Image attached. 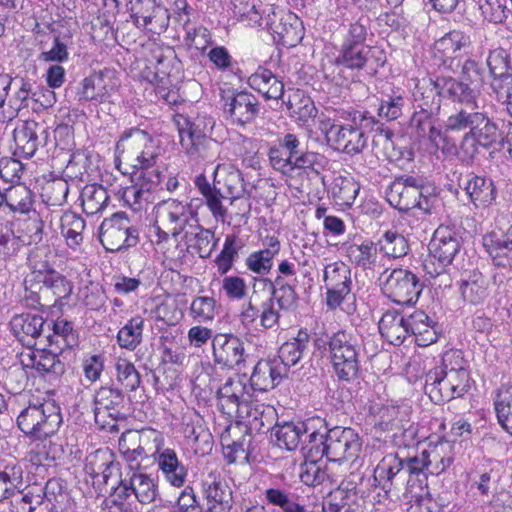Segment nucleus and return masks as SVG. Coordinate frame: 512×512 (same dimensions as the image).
Listing matches in <instances>:
<instances>
[{"label": "nucleus", "mask_w": 512, "mask_h": 512, "mask_svg": "<svg viewBox=\"0 0 512 512\" xmlns=\"http://www.w3.org/2000/svg\"><path fill=\"white\" fill-rule=\"evenodd\" d=\"M215 363L235 369L245 362L244 342L233 334L218 333L212 338Z\"/></svg>", "instance_id": "obj_23"}, {"label": "nucleus", "mask_w": 512, "mask_h": 512, "mask_svg": "<svg viewBox=\"0 0 512 512\" xmlns=\"http://www.w3.org/2000/svg\"><path fill=\"white\" fill-rule=\"evenodd\" d=\"M316 446L310 448L313 458L326 457L329 461L355 462L362 450V440L352 428L334 427L325 434L313 436Z\"/></svg>", "instance_id": "obj_5"}, {"label": "nucleus", "mask_w": 512, "mask_h": 512, "mask_svg": "<svg viewBox=\"0 0 512 512\" xmlns=\"http://www.w3.org/2000/svg\"><path fill=\"white\" fill-rule=\"evenodd\" d=\"M105 469H116V463L109 451L97 450L87 458L85 472L91 476L93 484L98 485L101 474L105 472Z\"/></svg>", "instance_id": "obj_60"}, {"label": "nucleus", "mask_w": 512, "mask_h": 512, "mask_svg": "<svg viewBox=\"0 0 512 512\" xmlns=\"http://www.w3.org/2000/svg\"><path fill=\"white\" fill-rule=\"evenodd\" d=\"M139 182L130 187H126L122 192L123 201L137 211L141 205L152 201V192L161 183V173L149 172L143 176H138Z\"/></svg>", "instance_id": "obj_31"}, {"label": "nucleus", "mask_w": 512, "mask_h": 512, "mask_svg": "<svg viewBox=\"0 0 512 512\" xmlns=\"http://www.w3.org/2000/svg\"><path fill=\"white\" fill-rule=\"evenodd\" d=\"M329 358L333 371L341 381H351L358 375L360 342L358 336L347 330L333 333L328 340Z\"/></svg>", "instance_id": "obj_6"}, {"label": "nucleus", "mask_w": 512, "mask_h": 512, "mask_svg": "<svg viewBox=\"0 0 512 512\" xmlns=\"http://www.w3.org/2000/svg\"><path fill=\"white\" fill-rule=\"evenodd\" d=\"M78 91L79 100L96 103L112 102L119 87L113 70L105 69L84 78Z\"/></svg>", "instance_id": "obj_18"}, {"label": "nucleus", "mask_w": 512, "mask_h": 512, "mask_svg": "<svg viewBox=\"0 0 512 512\" xmlns=\"http://www.w3.org/2000/svg\"><path fill=\"white\" fill-rule=\"evenodd\" d=\"M20 362L24 368L35 369L39 373L61 375L65 371L64 363L59 359L56 350L30 349L20 354Z\"/></svg>", "instance_id": "obj_29"}, {"label": "nucleus", "mask_w": 512, "mask_h": 512, "mask_svg": "<svg viewBox=\"0 0 512 512\" xmlns=\"http://www.w3.org/2000/svg\"><path fill=\"white\" fill-rule=\"evenodd\" d=\"M408 313L396 309L387 310L379 321V332L390 344L399 346L408 339Z\"/></svg>", "instance_id": "obj_32"}, {"label": "nucleus", "mask_w": 512, "mask_h": 512, "mask_svg": "<svg viewBox=\"0 0 512 512\" xmlns=\"http://www.w3.org/2000/svg\"><path fill=\"white\" fill-rule=\"evenodd\" d=\"M53 331V336H49L51 347L55 344L62 351L77 344L78 338L73 330V325L66 319H57L53 324Z\"/></svg>", "instance_id": "obj_64"}, {"label": "nucleus", "mask_w": 512, "mask_h": 512, "mask_svg": "<svg viewBox=\"0 0 512 512\" xmlns=\"http://www.w3.org/2000/svg\"><path fill=\"white\" fill-rule=\"evenodd\" d=\"M378 241L366 240L360 244L353 243L347 247V256L351 263L363 270H375L384 267L379 257Z\"/></svg>", "instance_id": "obj_43"}, {"label": "nucleus", "mask_w": 512, "mask_h": 512, "mask_svg": "<svg viewBox=\"0 0 512 512\" xmlns=\"http://www.w3.org/2000/svg\"><path fill=\"white\" fill-rule=\"evenodd\" d=\"M123 399L122 392L117 388L104 386L97 390L94 397V417L102 429H117V421L123 418Z\"/></svg>", "instance_id": "obj_15"}, {"label": "nucleus", "mask_w": 512, "mask_h": 512, "mask_svg": "<svg viewBox=\"0 0 512 512\" xmlns=\"http://www.w3.org/2000/svg\"><path fill=\"white\" fill-rule=\"evenodd\" d=\"M383 294L401 305L415 304L423 290V284L416 274L409 270L393 269L385 278H380Z\"/></svg>", "instance_id": "obj_10"}, {"label": "nucleus", "mask_w": 512, "mask_h": 512, "mask_svg": "<svg viewBox=\"0 0 512 512\" xmlns=\"http://www.w3.org/2000/svg\"><path fill=\"white\" fill-rule=\"evenodd\" d=\"M379 252L382 258H400L408 253V243L405 237L396 231H386L378 239Z\"/></svg>", "instance_id": "obj_55"}, {"label": "nucleus", "mask_w": 512, "mask_h": 512, "mask_svg": "<svg viewBox=\"0 0 512 512\" xmlns=\"http://www.w3.org/2000/svg\"><path fill=\"white\" fill-rule=\"evenodd\" d=\"M310 343V336L306 331L300 330L297 336L292 340L285 342L279 349L280 362L276 361V365L284 367V375L286 368L295 366L307 353Z\"/></svg>", "instance_id": "obj_48"}, {"label": "nucleus", "mask_w": 512, "mask_h": 512, "mask_svg": "<svg viewBox=\"0 0 512 512\" xmlns=\"http://www.w3.org/2000/svg\"><path fill=\"white\" fill-rule=\"evenodd\" d=\"M241 247V241L236 235L226 236L223 248L215 259V264L219 274L225 275L231 270Z\"/></svg>", "instance_id": "obj_59"}, {"label": "nucleus", "mask_w": 512, "mask_h": 512, "mask_svg": "<svg viewBox=\"0 0 512 512\" xmlns=\"http://www.w3.org/2000/svg\"><path fill=\"white\" fill-rule=\"evenodd\" d=\"M62 423L60 407L51 400L29 404L17 417L18 428L30 439L40 440L29 452L35 464L55 461L64 455L61 444L50 439Z\"/></svg>", "instance_id": "obj_1"}, {"label": "nucleus", "mask_w": 512, "mask_h": 512, "mask_svg": "<svg viewBox=\"0 0 512 512\" xmlns=\"http://www.w3.org/2000/svg\"><path fill=\"white\" fill-rule=\"evenodd\" d=\"M438 88L442 91V97L453 102L477 108V88L469 87L466 82L451 76H440Z\"/></svg>", "instance_id": "obj_40"}, {"label": "nucleus", "mask_w": 512, "mask_h": 512, "mask_svg": "<svg viewBox=\"0 0 512 512\" xmlns=\"http://www.w3.org/2000/svg\"><path fill=\"white\" fill-rule=\"evenodd\" d=\"M469 134L475 138L482 148H489L497 140V126L485 113H480L478 123H474Z\"/></svg>", "instance_id": "obj_61"}, {"label": "nucleus", "mask_w": 512, "mask_h": 512, "mask_svg": "<svg viewBox=\"0 0 512 512\" xmlns=\"http://www.w3.org/2000/svg\"><path fill=\"white\" fill-rule=\"evenodd\" d=\"M39 128L35 121H26L14 129L15 155L31 158L35 154L38 148L37 131Z\"/></svg>", "instance_id": "obj_46"}, {"label": "nucleus", "mask_w": 512, "mask_h": 512, "mask_svg": "<svg viewBox=\"0 0 512 512\" xmlns=\"http://www.w3.org/2000/svg\"><path fill=\"white\" fill-rule=\"evenodd\" d=\"M183 238L187 248L195 250L200 258L210 257L218 242L212 230L203 228L198 224L189 225Z\"/></svg>", "instance_id": "obj_45"}, {"label": "nucleus", "mask_w": 512, "mask_h": 512, "mask_svg": "<svg viewBox=\"0 0 512 512\" xmlns=\"http://www.w3.org/2000/svg\"><path fill=\"white\" fill-rule=\"evenodd\" d=\"M447 370L443 369V359L440 365L431 369L425 377V393L435 404H441L455 399Z\"/></svg>", "instance_id": "obj_35"}, {"label": "nucleus", "mask_w": 512, "mask_h": 512, "mask_svg": "<svg viewBox=\"0 0 512 512\" xmlns=\"http://www.w3.org/2000/svg\"><path fill=\"white\" fill-rule=\"evenodd\" d=\"M44 292H51L58 300L67 299L73 290L72 284L54 269L43 274Z\"/></svg>", "instance_id": "obj_63"}, {"label": "nucleus", "mask_w": 512, "mask_h": 512, "mask_svg": "<svg viewBox=\"0 0 512 512\" xmlns=\"http://www.w3.org/2000/svg\"><path fill=\"white\" fill-rule=\"evenodd\" d=\"M459 291L465 302L478 305L488 296V281L479 271H472L461 279Z\"/></svg>", "instance_id": "obj_47"}, {"label": "nucleus", "mask_w": 512, "mask_h": 512, "mask_svg": "<svg viewBox=\"0 0 512 512\" xmlns=\"http://www.w3.org/2000/svg\"><path fill=\"white\" fill-rule=\"evenodd\" d=\"M34 194L24 185L13 186L8 189V207L13 212L28 214L33 211Z\"/></svg>", "instance_id": "obj_62"}, {"label": "nucleus", "mask_w": 512, "mask_h": 512, "mask_svg": "<svg viewBox=\"0 0 512 512\" xmlns=\"http://www.w3.org/2000/svg\"><path fill=\"white\" fill-rule=\"evenodd\" d=\"M499 425L512 436V384L502 385L494 400Z\"/></svg>", "instance_id": "obj_52"}, {"label": "nucleus", "mask_w": 512, "mask_h": 512, "mask_svg": "<svg viewBox=\"0 0 512 512\" xmlns=\"http://www.w3.org/2000/svg\"><path fill=\"white\" fill-rule=\"evenodd\" d=\"M404 471V459L398 454L385 455L373 472V486L380 488L387 497L393 487V480Z\"/></svg>", "instance_id": "obj_37"}, {"label": "nucleus", "mask_w": 512, "mask_h": 512, "mask_svg": "<svg viewBox=\"0 0 512 512\" xmlns=\"http://www.w3.org/2000/svg\"><path fill=\"white\" fill-rule=\"evenodd\" d=\"M141 73L155 87L173 85V81H178L179 73V62L174 51L171 49L163 51L157 47L152 51L151 58L146 60L145 68Z\"/></svg>", "instance_id": "obj_14"}, {"label": "nucleus", "mask_w": 512, "mask_h": 512, "mask_svg": "<svg viewBox=\"0 0 512 512\" xmlns=\"http://www.w3.org/2000/svg\"><path fill=\"white\" fill-rule=\"evenodd\" d=\"M262 282L268 284L272 290L273 301H276L283 310H290L296 306L297 293L291 285L285 282L284 278L277 276L274 281L262 279Z\"/></svg>", "instance_id": "obj_53"}, {"label": "nucleus", "mask_w": 512, "mask_h": 512, "mask_svg": "<svg viewBox=\"0 0 512 512\" xmlns=\"http://www.w3.org/2000/svg\"><path fill=\"white\" fill-rule=\"evenodd\" d=\"M109 200L105 188L99 185H87L81 192V203L83 211L87 215H95L101 212Z\"/></svg>", "instance_id": "obj_54"}, {"label": "nucleus", "mask_w": 512, "mask_h": 512, "mask_svg": "<svg viewBox=\"0 0 512 512\" xmlns=\"http://www.w3.org/2000/svg\"><path fill=\"white\" fill-rule=\"evenodd\" d=\"M470 37L459 30H453L438 39L434 44V53L441 64L455 72L460 67V52L469 47Z\"/></svg>", "instance_id": "obj_24"}, {"label": "nucleus", "mask_w": 512, "mask_h": 512, "mask_svg": "<svg viewBox=\"0 0 512 512\" xmlns=\"http://www.w3.org/2000/svg\"><path fill=\"white\" fill-rule=\"evenodd\" d=\"M154 225L149 229L151 242L163 249L169 236L177 242V237L189 228L194 217L191 206L176 199L159 202L153 209Z\"/></svg>", "instance_id": "obj_4"}, {"label": "nucleus", "mask_w": 512, "mask_h": 512, "mask_svg": "<svg viewBox=\"0 0 512 512\" xmlns=\"http://www.w3.org/2000/svg\"><path fill=\"white\" fill-rule=\"evenodd\" d=\"M440 83V76L436 79L422 78L418 80L413 91V97L415 101H419V106L423 110L422 115H428L433 113L440 108V99L442 97V91L438 88Z\"/></svg>", "instance_id": "obj_44"}, {"label": "nucleus", "mask_w": 512, "mask_h": 512, "mask_svg": "<svg viewBox=\"0 0 512 512\" xmlns=\"http://www.w3.org/2000/svg\"><path fill=\"white\" fill-rule=\"evenodd\" d=\"M157 446L158 452L153 453L152 457L157 463L159 471L164 479L172 486L182 487L187 478V468L178 459L174 449L164 447V438L160 433V443Z\"/></svg>", "instance_id": "obj_25"}, {"label": "nucleus", "mask_w": 512, "mask_h": 512, "mask_svg": "<svg viewBox=\"0 0 512 512\" xmlns=\"http://www.w3.org/2000/svg\"><path fill=\"white\" fill-rule=\"evenodd\" d=\"M442 359L443 369L447 370L455 399L463 397L469 391L472 381L468 362L459 350L445 352Z\"/></svg>", "instance_id": "obj_26"}, {"label": "nucleus", "mask_w": 512, "mask_h": 512, "mask_svg": "<svg viewBox=\"0 0 512 512\" xmlns=\"http://www.w3.org/2000/svg\"><path fill=\"white\" fill-rule=\"evenodd\" d=\"M160 147L157 141L147 132L132 129L125 132L116 144L115 163L123 173L139 176L149 172L160 173L157 161L160 156Z\"/></svg>", "instance_id": "obj_3"}, {"label": "nucleus", "mask_w": 512, "mask_h": 512, "mask_svg": "<svg viewBox=\"0 0 512 512\" xmlns=\"http://www.w3.org/2000/svg\"><path fill=\"white\" fill-rule=\"evenodd\" d=\"M317 434L316 430H312L308 423L303 421L284 422L274 427V436L279 447L288 451L299 448L302 454H310V456H312L310 448L316 446L313 436H317Z\"/></svg>", "instance_id": "obj_16"}, {"label": "nucleus", "mask_w": 512, "mask_h": 512, "mask_svg": "<svg viewBox=\"0 0 512 512\" xmlns=\"http://www.w3.org/2000/svg\"><path fill=\"white\" fill-rule=\"evenodd\" d=\"M174 122L180 145L190 160L212 162L216 159L220 152V144L208 137L199 125L181 114L174 117Z\"/></svg>", "instance_id": "obj_8"}, {"label": "nucleus", "mask_w": 512, "mask_h": 512, "mask_svg": "<svg viewBox=\"0 0 512 512\" xmlns=\"http://www.w3.org/2000/svg\"><path fill=\"white\" fill-rule=\"evenodd\" d=\"M131 494H134L140 503L149 504L157 497V485L151 476L134 472L129 479L121 480L116 487V495L129 497Z\"/></svg>", "instance_id": "obj_30"}, {"label": "nucleus", "mask_w": 512, "mask_h": 512, "mask_svg": "<svg viewBox=\"0 0 512 512\" xmlns=\"http://www.w3.org/2000/svg\"><path fill=\"white\" fill-rule=\"evenodd\" d=\"M263 248L248 255L245 265L248 270L258 275H267L273 267V259L280 251V241L275 236H266L262 240Z\"/></svg>", "instance_id": "obj_36"}, {"label": "nucleus", "mask_w": 512, "mask_h": 512, "mask_svg": "<svg viewBox=\"0 0 512 512\" xmlns=\"http://www.w3.org/2000/svg\"><path fill=\"white\" fill-rule=\"evenodd\" d=\"M359 190L360 185L347 172L335 175L329 187V192L333 200L340 206H351L354 203Z\"/></svg>", "instance_id": "obj_50"}, {"label": "nucleus", "mask_w": 512, "mask_h": 512, "mask_svg": "<svg viewBox=\"0 0 512 512\" xmlns=\"http://www.w3.org/2000/svg\"><path fill=\"white\" fill-rule=\"evenodd\" d=\"M323 278L327 289L326 303L335 309L351 291V270L343 262H334L325 267Z\"/></svg>", "instance_id": "obj_20"}, {"label": "nucleus", "mask_w": 512, "mask_h": 512, "mask_svg": "<svg viewBox=\"0 0 512 512\" xmlns=\"http://www.w3.org/2000/svg\"><path fill=\"white\" fill-rule=\"evenodd\" d=\"M131 18L137 27L160 34L169 25L170 14L157 0L130 2Z\"/></svg>", "instance_id": "obj_17"}, {"label": "nucleus", "mask_w": 512, "mask_h": 512, "mask_svg": "<svg viewBox=\"0 0 512 512\" xmlns=\"http://www.w3.org/2000/svg\"><path fill=\"white\" fill-rule=\"evenodd\" d=\"M461 249V238L450 226L440 225L433 233L428 245L429 256L424 269L431 277L441 275L452 263Z\"/></svg>", "instance_id": "obj_9"}, {"label": "nucleus", "mask_w": 512, "mask_h": 512, "mask_svg": "<svg viewBox=\"0 0 512 512\" xmlns=\"http://www.w3.org/2000/svg\"><path fill=\"white\" fill-rule=\"evenodd\" d=\"M422 181L413 176L396 178L386 190L388 203L399 211L418 207L425 213L430 212L428 199L422 198Z\"/></svg>", "instance_id": "obj_11"}, {"label": "nucleus", "mask_w": 512, "mask_h": 512, "mask_svg": "<svg viewBox=\"0 0 512 512\" xmlns=\"http://www.w3.org/2000/svg\"><path fill=\"white\" fill-rule=\"evenodd\" d=\"M160 443V432L148 428L143 429L142 433L129 432L123 434L119 447L124 458L127 461H135L139 457H152L153 453L158 452L157 446Z\"/></svg>", "instance_id": "obj_22"}, {"label": "nucleus", "mask_w": 512, "mask_h": 512, "mask_svg": "<svg viewBox=\"0 0 512 512\" xmlns=\"http://www.w3.org/2000/svg\"><path fill=\"white\" fill-rule=\"evenodd\" d=\"M284 376V367L276 365V361L258 362L250 377V393L258 391L265 392L273 389Z\"/></svg>", "instance_id": "obj_38"}, {"label": "nucleus", "mask_w": 512, "mask_h": 512, "mask_svg": "<svg viewBox=\"0 0 512 512\" xmlns=\"http://www.w3.org/2000/svg\"><path fill=\"white\" fill-rule=\"evenodd\" d=\"M231 9L235 18L247 26H261L262 14L255 0H231Z\"/></svg>", "instance_id": "obj_57"}, {"label": "nucleus", "mask_w": 512, "mask_h": 512, "mask_svg": "<svg viewBox=\"0 0 512 512\" xmlns=\"http://www.w3.org/2000/svg\"><path fill=\"white\" fill-rule=\"evenodd\" d=\"M451 450L452 446L448 441L430 443L423 450L429 474L439 475L450 466L452 462Z\"/></svg>", "instance_id": "obj_51"}, {"label": "nucleus", "mask_w": 512, "mask_h": 512, "mask_svg": "<svg viewBox=\"0 0 512 512\" xmlns=\"http://www.w3.org/2000/svg\"><path fill=\"white\" fill-rule=\"evenodd\" d=\"M208 512H230L232 491L220 474L211 472L203 480Z\"/></svg>", "instance_id": "obj_28"}, {"label": "nucleus", "mask_w": 512, "mask_h": 512, "mask_svg": "<svg viewBox=\"0 0 512 512\" xmlns=\"http://www.w3.org/2000/svg\"><path fill=\"white\" fill-rule=\"evenodd\" d=\"M267 29L285 46H296L304 36V28L300 18L284 10L275 11L273 7L264 10Z\"/></svg>", "instance_id": "obj_13"}, {"label": "nucleus", "mask_w": 512, "mask_h": 512, "mask_svg": "<svg viewBox=\"0 0 512 512\" xmlns=\"http://www.w3.org/2000/svg\"><path fill=\"white\" fill-rule=\"evenodd\" d=\"M408 338L413 337L420 347L431 345L437 340L433 321L422 310H414L408 314Z\"/></svg>", "instance_id": "obj_42"}, {"label": "nucleus", "mask_w": 512, "mask_h": 512, "mask_svg": "<svg viewBox=\"0 0 512 512\" xmlns=\"http://www.w3.org/2000/svg\"><path fill=\"white\" fill-rule=\"evenodd\" d=\"M224 111L234 123L245 125L253 121L259 113V102L253 94L241 91L228 99Z\"/></svg>", "instance_id": "obj_33"}, {"label": "nucleus", "mask_w": 512, "mask_h": 512, "mask_svg": "<svg viewBox=\"0 0 512 512\" xmlns=\"http://www.w3.org/2000/svg\"><path fill=\"white\" fill-rule=\"evenodd\" d=\"M248 84L266 99L278 100L284 93L283 82L268 69L259 68L248 78Z\"/></svg>", "instance_id": "obj_49"}, {"label": "nucleus", "mask_w": 512, "mask_h": 512, "mask_svg": "<svg viewBox=\"0 0 512 512\" xmlns=\"http://www.w3.org/2000/svg\"><path fill=\"white\" fill-rule=\"evenodd\" d=\"M44 324L45 321L42 316L31 313L18 314L10 320L12 333L28 347L41 335Z\"/></svg>", "instance_id": "obj_39"}, {"label": "nucleus", "mask_w": 512, "mask_h": 512, "mask_svg": "<svg viewBox=\"0 0 512 512\" xmlns=\"http://www.w3.org/2000/svg\"><path fill=\"white\" fill-rule=\"evenodd\" d=\"M386 62L383 50L374 46H341V50L335 59L338 66L349 69H362L368 67L376 70Z\"/></svg>", "instance_id": "obj_21"}, {"label": "nucleus", "mask_w": 512, "mask_h": 512, "mask_svg": "<svg viewBox=\"0 0 512 512\" xmlns=\"http://www.w3.org/2000/svg\"><path fill=\"white\" fill-rule=\"evenodd\" d=\"M483 247L493 265L503 269H512V245L509 229L505 234L492 231L483 236Z\"/></svg>", "instance_id": "obj_34"}, {"label": "nucleus", "mask_w": 512, "mask_h": 512, "mask_svg": "<svg viewBox=\"0 0 512 512\" xmlns=\"http://www.w3.org/2000/svg\"><path fill=\"white\" fill-rule=\"evenodd\" d=\"M221 169L222 166L218 164L213 172V184H211L208 181L207 177L204 174H199L198 176H196L194 184L198 189L199 193L202 195L204 202L209 211L211 212L213 218L216 221L225 223L228 217V212L226 207L223 205L222 200L227 199V197L221 191V188L217 187V184H221V180L216 179Z\"/></svg>", "instance_id": "obj_27"}, {"label": "nucleus", "mask_w": 512, "mask_h": 512, "mask_svg": "<svg viewBox=\"0 0 512 512\" xmlns=\"http://www.w3.org/2000/svg\"><path fill=\"white\" fill-rule=\"evenodd\" d=\"M144 319L141 316L131 318L118 332L120 347L134 350L142 341Z\"/></svg>", "instance_id": "obj_58"}, {"label": "nucleus", "mask_w": 512, "mask_h": 512, "mask_svg": "<svg viewBox=\"0 0 512 512\" xmlns=\"http://www.w3.org/2000/svg\"><path fill=\"white\" fill-rule=\"evenodd\" d=\"M99 239L107 251L117 252L135 246L138 242V235L125 213L118 212L102 222Z\"/></svg>", "instance_id": "obj_12"}, {"label": "nucleus", "mask_w": 512, "mask_h": 512, "mask_svg": "<svg viewBox=\"0 0 512 512\" xmlns=\"http://www.w3.org/2000/svg\"><path fill=\"white\" fill-rule=\"evenodd\" d=\"M85 221L73 212H66L61 217V233L66 239L67 245L76 248L83 241Z\"/></svg>", "instance_id": "obj_56"}, {"label": "nucleus", "mask_w": 512, "mask_h": 512, "mask_svg": "<svg viewBox=\"0 0 512 512\" xmlns=\"http://www.w3.org/2000/svg\"><path fill=\"white\" fill-rule=\"evenodd\" d=\"M216 389L217 406L223 414L244 423L251 431L270 428L273 410L252 401L245 377H228L222 385H216Z\"/></svg>", "instance_id": "obj_2"}, {"label": "nucleus", "mask_w": 512, "mask_h": 512, "mask_svg": "<svg viewBox=\"0 0 512 512\" xmlns=\"http://www.w3.org/2000/svg\"><path fill=\"white\" fill-rule=\"evenodd\" d=\"M174 122L180 145L190 160L212 162L216 159L220 152V144L208 137L199 125L181 114L174 117Z\"/></svg>", "instance_id": "obj_7"}, {"label": "nucleus", "mask_w": 512, "mask_h": 512, "mask_svg": "<svg viewBox=\"0 0 512 512\" xmlns=\"http://www.w3.org/2000/svg\"><path fill=\"white\" fill-rule=\"evenodd\" d=\"M464 190L476 208H486L497 197L496 188L491 179L471 174L464 184Z\"/></svg>", "instance_id": "obj_41"}, {"label": "nucleus", "mask_w": 512, "mask_h": 512, "mask_svg": "<svg viewBox=\"0 0 512 512\" xmlns=\"http://www.w3.org/2000/svg\"><path fill=\"white\" fill-rule=\"evenodd\" d=\"M324 126L326 140L333 149L348 155H356L366 147L367 140L364 132L357 128V125L328 121Z\"/></svg>", "instance_id": "obj_19"}]
</instances>
